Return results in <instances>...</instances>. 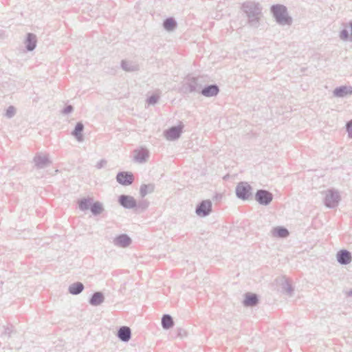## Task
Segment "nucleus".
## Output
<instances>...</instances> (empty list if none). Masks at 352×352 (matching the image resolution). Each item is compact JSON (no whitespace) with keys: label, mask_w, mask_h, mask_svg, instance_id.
<instances>
[{"label":"nucleus","mask_w":352,"mask_h":352,"mask_svg":"<svg viewBox=\"0 0 352 352\" xmlns=\"http://www.w3.org/2000/svg\"><path fill=\"white\" fill-rule=\"evenodd\" d=\"M340 200L339 192L334 189H329L326 192L324 203L329 208H336Z\"/></svg>","instance_id":"5"},{"label":"nucleus","mask_w":352,"mask_h":352,"mask_svg":"<svg viewBox=\"0 0 352 352\" xmlns=\"http://www.w3.org/2000/svg\"><path fill=\"white\" fill-rule=\"evenodd\" d=\"M117 336L121 341L126 342L131 338V330L129 327L122 326L118 330Z\"/></svg>","instance_id":"17"},{"label":"nucleus","mask_w":352,"mask_h":352,"mask_svg":"<svg viewBox=\"0 0 352 352\" xmlns=\"http://www.w3.org/2000/svg\"><path fill=\"white\" fill-rule=\"evenodd\" d=\"M73 111H74V107L72 105L69 104V105H67L62 110L61 112L63 114L67 115V114L71 113Z\"/></svg>","instance_id":"35"},{"label":"nucleus","mask_w":352,"mask_h":352,"mask_svg":"<svg viewBox=\"0 0 352 352\" xmlns=\"http://www.w3.org/2000/svg\"><path fill=\"white\" fill-rule=\"evenodd\" d=\"M33 162L35 166L39 169L44 168L52 163L47 155H44L42 153H36L34 157Z\"/></svg>","instance_id":"11"},{"label":"nucleus","mask_w":352,"mask_h":352,"mask_svg":"<svg viewBox=\"0 0 352 352\" xmlns=\"http://www.w3.org/2000/svg\"><path fill=\"white\" fill-rule=\"evenodd\" d=\"M118 203L126 209H133L137 206V201L135 198L126 195H121L119 196Z\"/></svg>","instance_id":"9"},{"label":"nucleus","mask_w":352,"mask_h":352,"mask_svg":"<svg viewBox=\"0 0 352 352\" xmlns=\"http://www.w3.org/2000/svg\"><path fill=\"white\" fill-rule=\"evenodd\" d=\"M202 87L201 78L188 75L181 83L179 92L184 94L199 93Z\"/></svg>","instance_id":"2"},{"label":"nucleus","mask_w":352,"mask_h":352,"mask_svg":"<svg viewBox=\"0 0 352 352\" xmlns=\"http://www.w3.org/2000/svg\"><path fill=\"white\" fill-rule=\"evenodd\" d=\"M184 125L181 123L173 126L164 131V135L167 140L174 141L179 139L182 133Z\"/></svg>","instance_id":"7"},{"label":"nucleus","mask_w":352,"mask_h":352,"mask_svg":"<svg viewBox=\"0 0 352 352\" xmlns=\"http://www.w3.org/2000/svg\"><path fill=\"white\" fill-rule=\"evenodd\" d=\"M242 10L248 18V23L251 26L258 27L261 15V7L258 3L246 1L242 4Z\"/></svg>","instance_id":"1"},{"label":"nucleus","mask_w":352,"mask_h":352,"mask_svg":"<svg viewBox=\"0 0 352 352\" xmlns=\"http://www.w3.org/2000/svg\"><path fill=\"white\" fill-rule=\"evenodd\" d=\"M219 92V88L216 84L206 85L201 87L199 93L206 97H212L217 96Z\"/></svg>","instance_id":"14"},{"label":"nucleus","mask_w":352,"mask_h":352,"mask_svg":"<svg viewBox=\"0 0 352 352\" xmlns=\"http://www.w3.org/2000/svg\"><path fill=\"white\" fill-rule=\"evenodd\" d=\"M212 201L210 199L201 201L196 207L195 212L199 217H207L212 212Z\"/></svg>","instance_id":"8"},{"label":"nucleus","mask_w":352,"mask_h":352,"mask_svg":"<svg viewBox=\"0 0 352 352\" xmlns=\"http://www.w3.org/2000/svg\"><path fill=\"white\" fill-rule=\"evenodd\" d=\"M149 157V152L146 148H142L136 152L134 157L135 160L140 163H144L146 162Z\"/></svg>","instance_id":"24"},{"label":"nucleus","mask_w":352,"mask_h":352,"mask_svg":"<svg viewBox=\"0 0 352 352\" xmlns=\"http://www.w3.org/2000/svg\"><path fill=\"white\" fill-rule=\"evenodd\" d=\"M16 113V109L14 106H9L6 109L5 116L8 118H12Z\"/></svg>","instance_id":"33"},{"label":"nucleus","mask_w":352,"mask_h":352,"mask_svg":"<svg viewBox=\"0 0 352 352\" xmlns=\"http://www.w3.org/2000/svg\"><path fill=\"white\" fill-rule=\"evenodd\" d=\"M107 161L104 159L102 160H100L96 165V167L98 168V169H101L102 168H104L106 164H107Z\"/></svg>","instance_id":"37"},{"label":"nucleus","mask_w":352,"mask_h":352,"mask_svg":"<svg viewBox=\"0 0 352 352\" xmlns=\"http://www.w3.org/2000/svg\"><path fill=\"white\" fill-rule=\"evenodd\" d=\"M177 26V21L173 17L166 19L163 22V27L167 31H173Z\"/></svg>","instance_id":"28"},{"label":"nucleus","mask_w":352,"mask_h":352,"mask_svg":"<svg viewBox=\"0 0 352 352\" xmlns=\"http://www.w3.org/2000/svg\"><path fill=\"white\" fill-rule=\"evenodd\" d=\"M235 192L238 199L245 201L252 197V187L246 182H241L237 184Z\"/></svg>","instance_id":"4"},{"label":"nucleus","mask_w":352,"mask_h":352,"mask_svg":"<svg viewBox=\"0 0 352 352\" xmlns=\"http://www.w3.org/2000/svg\"><path fill=\"white\" fill-rule=\"evenodd\" d=\"M131 239L126 234L117 236L113 241L114 245L120 248H126L131 245Z\"/></svg>","instance_id":"13"},{"label":"nucleus","mask_w":352,"mask_h":352,"mask_svg":"<svg viewBox=\"0 0 352 352\" xmlns=\"http://www.w3.org/2000/svg\"><path fill=\"white\" fill-rule=\"evenodd\" d=\"M255 200L262 206H268L273 199V195L265 189H259L255 193Z\"/></svg>","instance_id":"6"},{"label":"nucleus","mask_w":352,"mask_h":352,"mask_svg":"<svg viewBox=\"0 0 352 352\" xmlns=\"http://www.w3.org/2000/svg\"><path fill=\"white\" fill-rule=\"evenodd\" d=\"M349 296H352V290L349 291Z\"/></svg>","instance_id":"39"},{"label":"nucleus","mask_w":352,"mask_h":352,"mask_svg":"<svg viewBox=\"0 0 352 352\" xmlns=\"http://www.w3.org/2000/svg\"><path fill=\"white\" fill-rule=\"evenodd\" d=\"M272 235L278 238H287L289 235V230L283 226H276L272 230Z\"/></svg>","instance_id":"23"},{"label":"nucleus","mask_w":352,"mask_h":352,"mask_svg":"<svg viewBox=\"0 0 352 352\" xmlns=\"http://www.w3.org/2000/svg\"><path fill=\"white\" fill-rule=\"evenodd\" d=\"M121 67L123 70L128 72H136L139 70V65L135 62L122 60L121 61Z\"/></svg>","instance_id":"21"},{"label":"nucleus","mask_w":352,"mask_h":352,"mask_svg":"<svg viewBox=\"0 0 352 352\" xmlns=\"http://www.w3.org/2000/svg\"><path fill=\"white\" fill-rule=\"evenodd\" d=\"M90 210L94 215H99L104 211L103 205L102 203L99 201H95L94 203H91L90 206Z\"/></svg>","instance_id":"29"},{"label":"nucleus","mask_w":352,"mask_h":352,"mask_svg":"<svg viewBox=\"0 0 352 352\" xmlns=\"http://www.w3.org/2000/svg\"><path fill=\"white\" fill-rule=\"evenodd\" d=\"M336 258L340 265H346L352 261L351 253L347 250H340L336 254Z\"/></svg>","instance_id":"12"},{"label":"nucleus","mask_w":352,"mask_h":352,"mask_svg":"<svg viewBox=\"0 0 352 352\" xmlns=\"http://www.w3.org/2000/svg\"><path fill=\"white\" fill-rule=\"evenodd\" d=\"M93 198H82L78 201V207L80 210L85 211L90 208Z\"/></svg>","instance_id":"30"},{"label":"nucleus","mask_w":352,"mask_h":352,"mask_svg":"<svg viewBox=\"0 0 352 352\" xmlns=\"http://www.w3.org/2000/svg\"><path fill=\"white\" fill-rule=\"evenodd\" d=\"M346 128L348 132L349 137L352 138V120L346 123Z\"/></svg>","instance_id":"36"},{"label":"nucleus","mask_w":352,"mask_h":352,"mask_svg":"<svg viewBox=\"0 0 352 352\" xmlns=\"http://www.w3.org/2000/svg\"><path fill=\"white\" fill-rule=\"evenodd\" d=\"M258 297L257 294L253 293H246L243 304L245 307H254L258 303Z\"/></svg>","instance_id":"18"},{"label":"nucleus","mask_w":352,"mask_h":352,"mask_svg":"<svg viewBox=\"0 0 352 352\" xmlns=\"http://www.w3.org/2000/svg\"><path fill=\"white\" fill-rule=\"evenodd\" d=\"M116 180L122 186H129L133 184L134 176L131 172L121 171L117 174Z\"/></svg>","instance_id":"10"},{"label":"nucleus","mask_w":352,"mask_h":352,"mask_svg":"<svg viewBox=\"0 0 352 352\" xmlns=\"http://www.w3.org/2000/svg\"><path fill=\"white\" fill-rule=\"evenodd\" d=\"M84 130V124L82 122H78L76 123L74 129L72 132V135L77 140L78 142L83 141V135L82 132Z\"/></svg>","instance_id":"22"},{"label":"nucleus","mask_w":352,"mask_h":352,"mask_svg":"<svg viewBox=\"0 0 352 352\" xmlns=\"http://www.w3.org/2000/svg\"><path fill=\"white\" fill-rule=\"evenodd\" d=\"M37 43L36 36L33 33H28L25 41V48L28 51H33Z\"/></svg>","instance_id":"19"},{"label":"nucleus","mask_w":352,"mask_h":352,"mask_svg":"<svg viewBox=\"0 0 352 352\" xmlns=\"http://www.w3.org/2000/svg\"><path fill=\"white\" fill-rule=\"evenodd\" d=\"M104 301V296L101 292H94L89 300V303L92 306L100 305Z\"/></svg>","instance_id":"20"},{"label":"nucleus","mask_w":352,"mask_h":352,"mask_svg":"<svg viewBox=\"0 0 352 352\" xmlns=\"http://www.w3.org/2000/svg\"><path fill=\"white\" fill-rule=\"evenodd\" d=\"M282 289L284 292L287 293L289 296H291L294 292V288L289 281L287 279H285L281 284Z\"/></svg>","instance_id":"31"},{"label":"nucleus","mask_w":352,"mask_h":352,"mask_svg":"<svg viewBox=\"0 0 352 352\" xmlns=\"http://www.w3.org/2000/svg\"><path fill=\"white\" fill-rule=\"evenodd\" d=\"M174 325V321L172 316L169 314H164L162 318V327L164 329L168 330Z\"/></svg>","instance_id":"26"},{"label":"nucleus","mask_w":352,"mask_h":352,"mask_svg":"<svg viewBox=\"0 0 352 352\" xmlns=\"http://www.w3.org/2000/svg\"><path fill=\"white\" fill-rule=\"evenodd\" d=\"M271 12L278 24L283 25L292 24V19L288 15L287 8L285 6L273 5L271 7Z\"/></svg>","instance_id":"3"},{"label":"nucleus","mask_w":352,"mask_h":352,"mask_svg":"<svg viewBox=\"0 0 352 352\" xmlns=\"http://www.w3.org/2000/svg\"><path fill=\"white\" fill-rule=\"evenodd\" d=\"M160 98V96L159 94H154L147 98L146 102L150 105H155L159 101Z\"/></svg>","instance_id":"32"},{"label":"nucleus","mask_w":352,"mask_h":352,"mask_svg":"<svg viewBox=\"0 0 352 352\" xmlns=\"http://www.w3.org/2000/svg\"><path fill=\"white\" fill-rule=\"evenodd\" d=\"M344 28L340 32V38L343 41H352V21L349 23H343Z\"/></svg>","instance_id":"16"},{"label":"nucleus","mask_w":352,"mask_h":352,"mask_svg":"<svg viewBox=\"0 0 352 352\" xmlns=\"http://www.w3.org/2000/svg\"><path fill=\"white\" fill-rule=\"evenodd\" d=\"M149 206V202L147 200H142L137 203V206L135 208L141 209L142 211L145 210Z\"/></svg>","instance_id":"34"},{"label":"nucleus","mask_w":352,"mask_h":352,"mask_svg":"<svg viewBox=\"0 0 352 352\" xmlns=\"http://www.w3.org/2000/svg\"><path fill=\"white\" fill-rule=\"evenodd\" d=\"M155 184H142L140 188V195L142 197H144L146 195L152 193L155 190Z\"/></svg>","instance_id":"27"},{"label":"nucleus","mask_w":352,"mask_h":352,"mask_svg":"<svg viewBox=\"0 0 352 352\" xmlns=\"http://www.w3.org/2000/svg\"><path fill=\"white\" fill-rule=\"evenodd\" d=\"M84 285L80 282H76L69 286L68 292L72 295L80 294L84 289Z\"/></svg>","instance_id":"25"},{"label":"nucleus","mask_w":352,"mask_h":352,"mask_svg":"<svg viewBox=\"0 0 352 352\" xmlns=\"http://www.w3.org/2000/svg\"><path fill=\"white\" fill-rule=\"evenodd\" d=\"M352 94V87L351 86H346V85H342L336 87L333 91V95L334 97L336 98H344L348 95Z\"/></svg>","instance_id":"15"},{"label":"nucleus","mask_w":352,"mask_h":352,"mask_svg":"<svg viewBox=\"0 0 352 352\" xmlns=\"http://www.w3.org/2000/svg\"><path fill=\"white\" fill-rule=\"evenodd\" d=\"M12 332V328L9 327H6L4 329V331H3V333L2 335L7 336L8 338H10Z\"/></svg>","instance_id":"38"}]
</instances>
